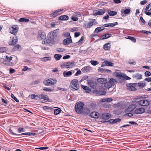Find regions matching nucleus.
Listing matches in <instances>:
<instances>
[{"label":"nucleus","instance_id":"nucleus-1","mask_svg":"<svg viewBox=\"0 0 151 151\" xmlns=\"http://www.w3.org/2000/svg\"><path fill=\"white\" fill-rule=\"evenodd\" d=\"M57 30H58L59 29L52 31L48 34L47 41L50 45L54 44L55 43L54 38L59 36V32H56Z\"/></svg>","mask_w":151,"mask_h":151},{"label":"nucleus","instance_id":"nucleus-2","mask_svg":"<svg viewBox=\"0 0 151 151\" xmlns=\"http://www.w3.org/2000/svg\"><path fill=\"white\" fill-rule=\"evenodd\" d=\"M71 85L69 86L70 88L73 91H76L80 88L78 81L77 79H74L70 82Z\"/></svg>","mask_w":151,"mask_h":151},{"label":"nucleus","instance_id":"nucleus-3","mask_svg":"<svg viewBox=\"0 0 151 151\" xmlns=\"http://www.w3.org/2000/svg\"><path fill=\"white\" fill-rule=\"evenodd\" d=\"M84 104L82 102L77 103L75 106V110L76 112L79 114H81L83 113V110Z\"/></svg>","mask_w":151,"mask_h":151},{"label":"nucleus","instance_id":"nucleus-4","mask_svg":"<svg viewBox=\"0 0 151 151\" xmlns=\"http://www.w3.org/2000/svg\"><path fill=\"white\" fill-rule=\"evenodd\" d=\"M116 82V80L113 78L110 79L109 81H107L105 83L104 86L105 88L107 89H109L112 86H114L115 85V83Z\"/></svg>","mask_w":151,"mask_h":151},{"label":"nucleus","instance_id":"nucleus-5","mask_svg":"<svg viewBox=\"0 0 151 151\" xmlns=\"http://www.w3.org/2000/svg\"><path fill=\"white\" fill-rule=\"evenodd\" d=\"M75 64L76 63L74 62H67L61 64L60 66L61 68H71L74 67Z\"/></svg>","mask_w":151,"mask_h":151},{"label":"nucleus","instance_id":"nucleus-6","mask_svg":"<svg viewBox=\"0 0 151 151\" xmlns=\"http://www.w3.org/2000/svg\"><path fill=\"white\" fill-rule=\"evenodd\" d=\"M93 93L97 94L98 95H104L106 94L105 88L103 87H101L98 90L95 89L93 91Z\"/></svg>","mask_w":151,"mask_h":151},{"label":"nucleus","instance_id":"nucleus-7","mask_svg":"<svg viewBox=\"0 0 151 151\" xmlns=\"http://www.w3.org/2000/svg\"><path fill=\"white\" fill-rule=\"evenodd\" d=\"M19 27L17 25H13L9 28L10 33L14 35H16L17 33Z\"/></svg>","mask_w":151,"mask_h":151},{"label":"nucleus","instance_id":"nucleus-8","mask_svg":"<svg viewBox=\"0 0 151 151\" xmlns=\"http://www.w3.org/2000/svg\"><path fill=\"white\" fill-rule=\"evenodd\" d=\"M106 12L105 10L104 9H99L94 10L93 12V14L94 16L101 15Z\"/></svg>","mask_w":151,"mask_h":151},{"label":"nucleus","instance_id":"nucleus-9","mask_svg":"<svg viewBox=\"0 0 151 151\" xmlns=\"http://www.w3.org/2000/svg\"><path fill=\"white\" fill-rule=\"evenodd\" d=\"M97 22H96V20L95 19H92L91 21H90L88 23L84 24V27L86 28H89L91 26L96 24Z\"/></svg>","mask_w":151,"mask_h":151},{"label":"nucleus","instance_id":"nucleus-10","mask_svg":"<svg viewBox=\"0 0 151 151\" xmlns=\"http://www.w3.org/2000/svg\"><path fill=\"white\" fill-rule=\"evenodd\" d=\"M46 34L44 31L40 30L38 32V39L40 40H45L46 39Z\"/></svg>","mask_w":151,"mask_h":151},{"label":"nucleus","instance_id":"nucleus-11","mask_svg":"<svg viewBox=\"0 0 151 151\" xmlns=\"http://www.w3.org/2000/svg\"><path fill=\"white\" fill-rule=\"evenodd\" d=\"M137 103L142 106H147L150 104V102L147 100H142L137 101Z\"/></svg>","mask_w":151,"mask_h":151},{"label":"nucleus","instance_id":"nucleus-12","mask_svg":"<svg viewBox=\"0 0 151 151\" xmlns=\"http://www.w3.org/2000/svg\"><path fill=\"white\" fill-rule=\"evenodd\" d=\"M39 98L40 99H43V100L41 101L42 102L44 103L47 102L49 100V99L48 96L46 95H44L43 94H41L39 96Z\"/></svg>","mask_w":151,"mask_h":151},{"label":"nucleus","instance_id":"nucleus-13","mask_svg":"<svg viewBox=\"0 0 151 151\" xmlns=\"http://www.w3.org/2000/svg\"><path fill=\"white\" fill-rule=\"evenodd\" d=\"M18 41L17 37L15 35L12 39V40L9 42V44L10 45H14L16 44Z\"/></svg>","mask_w":151,"mask_h":151},{"label":"nucleus","instance_id":"nucleus-14","mask_svg":"<svg viewBox=\"0 0 151 151\" xmlns=\"http://www.w3.org/2000/svg\"><path fill=\"white\" fill-rule=\"evenodd\" d=\"M87 83L90 87L93 88H95L97 84V83L96 81L91 80H89L88 81Z\"/></svg>","mask_w":151,"mask_h":151},{"label":"nucleus","instance_id":"nucleus-15","mask_svg":"<svg viewBox=\"0 0 151 151\" xmlns=\"http://www.w3.org/2000/svg\"><path fill=\"white\" fill-rule=\"evenodd\" d=\"M145 111V109L142 107L136 109L134 111L136 114H141L144 113Z\"/></svg>","mask_w":151,"mask_h":151},{"label":"nucleus","instance_id":"nucleus-16","mask_svg":"<svg viewBox=\"0 0 151 151\" xmlns=\"http://www.w3.org/2000/svg\"><path fill=\"white\" fill-rule=\"evenodd\" d=\"M72 42V41L70 36V38H68L65 39L63 42V45H68Z\"/></svg>","mask_w":151,"mask_h":151},{"label":"nucleus","instance_id":"nucleus-17","mask_svg":"<svg viewBox=\"0 0 151 151\" xmlns=\"http://www.w3.org/2000/svg\"><path fill=\"white\" fill-rule=\"evenodd\" d=\"M90 116L93 118L97 119L99 116V114L96 112L93 111L91 112L90 114Z\"/></svg>","mask_w":151,"mask_h":151},{"label":"nucleus","instance_id":"nucleus-18","mask_svg":"<svg viewBox=\"0 0 151 151\" xmlns=\"http://www.w3.org/2000/svg\"><path fill=\"white\" fill-rule=\"evenodd\" d=\"M111 116V114L108 113H104L101 115V118L102 119L106 120L109 119Z\"/></svg>","mask_w":151,"mask_h":151},{"label":"nucleus","instance_id":"nucleus-19","mask_svg":"<svg viewBox=\"0 0 151 151\" xmlns=\"http://www.w3.org/2000/svg\"><path fill=\"white\" fill-rule=\"evenodd\" d=\"M91 70V67L87 66L82 68L81 70L84 73H88Z\"/></svg>","mask_w":151,"mask_h":151},{"label":"nucleus","instance_id":"nucleus-20","mask_svg":"<svg viewBox=\"0 0 151 151\" xmlns=\"http://www.w3.org/2000/svg\"><path fill=\"white\" fill-rule=\"evenodd\" d=\"M118 24V22H116L114 23L105 24H104L103 26L104 27H114Z\"/></svg>","mask_w":151,"mask_h":151},{"label":"nucleus","instance_id":"nucleus-21","mask_svg":"<svg viewBox=\"0 0 151 151\" xmlns=\"http://www.w3.org/2000/svg\"><path fill=\"white\" fill-rule=\"evenodd\" d=\"M112 35L111 34L106 33L102 35L100 37V39L102 40H105L110 37Z\"/></svg>","mask_w":151,"mask_h":151},{"label":"nucleus","instance_id":"nucleus-22","mask_svg":"<svg viewBox=\"0 0 151 151\" xmlns=\"http://www.w3.org/2000/svg\"><path fill=\"white\" fill-rule=\"evenodd\" d=\"M22 50V47L21 46L18 44L15 45L14 47L12 49V52H14L16 51H21Z\"/></svg>","mask_w":151,"mask_h":151},{"label":"nucleus","instance_id":"nucleus-23","mask_svg":"<svg viewBox=\"0 0 151 151\" xmlns=\"http://www.w3.org/2000/svg\"><path fill=\"white\" fill-rule=\"evenodd\" d=\"M121 121V119L119 118H117L115 119H110L109 120L110 122V124H113L116 123L118 122H119Z\"/></svg>","mask_w":151,"mask_h":151},{"label":"nucleus","instance_id":"nucleus-24","mask_svg":"<svg viewBox=\"0 0 151 151\" xmlns=\"http://www.w3.org/2000/svg\"><path fill=\"white\" fill-rule=\"evenodd\" d=\"M137 105L136 104H132L129 105L127 109V110L128 111L130 112L132 111L134 109L136 108Z\"/></svg>","mask_w":151,"mask_h":151},{"label":"nucleus","instance_id":"nucleus-25","mask_svg":"<svg viewBox=\"0 0 151 151\" xmlns=\"http://www.w3.org/2000/svg\"><path fill=\"white\" fill-rule=\"evenodd\" d=\"M110 48L111 43L110 42L105 44L103 46V49L105 50H109Z\"/></svg>","mask_w":151,"mask_h":151},{"label":"nucleus","instance_id":"nucleus-26","mask_svg":"<svg viewBox=\"0 0 151 151\" xmlns=\"http://www.w3.org/2000/svg\"><path fill=\"white\" fill-rule=\"evenodd\" d=\"M68 19V17L66 15H61L58 17V20H67Z\"/></svg>","mask_w":151,"mask_h":151},{"label":"nucleus","instance_id":"nucleus-27","mask_svg":"<svg viewBox=\"0 0 151 151\" xmlns=\"http://www.w3.org/2000/svg\"><path fill=\"white\" fill-rule=\"evenodd\" d=\"M36 134L34 132H25L20 134H18V136H22L23 135H28V136H34Z\"/></svg>","mask_w":151,"mask_h":151},{"label":"nucleus","instance_id":"nucleus-28","mask_svg":"<svg viewBox=\"0 0 151 151\" xmlns=\"http://www.w3.org/2000/svg\"><path fill=\"white\" fill-rule=\"evenodd\" d=\"M97 81L101 84H104L107 81V80L103 78H99L97 79Z\"/></svg>","mask_w":151,"mask_h":151},{"label":"nucleus","instance_id":"nucleus-29","mask_svg":"<svg viewBox=\"0 0 151 151\" xmlns=\"http://www.w3.org/2000/svg\"><path fill=\"white\" fill-rule=\"evenodd\" d=\"M72 72L71 71L66 72L64 71L63 73V75L64 77L70 76L72 75Z\"/></svg>","mask_w":151,"mask_h":151},{"label":"nucleus","instance_id":"nucleus-30","mask_svg":"<svg viewBox=\"0 0 151 151\" xmlns=\"http://www.w3.org/2000/svg\"><path fill=\"white\" fill-rule=\"evenodd\" d=\"M131 12V9L130 7H128L127 9H125L123 11V12H122V11H121V12L122 14L123 13L124 14H129Z\"/></svg>","mask_w":151,"mask_h":151},{"label":"nucleus","instance_id":"nucleus-31","mask_svg":"<svg viewBox=\"0 0 151 151\" xmlns=\"http://www.w3.org/2000/svg\"><path fill=\"white\" fill-rule=\"evenodd\" d=\"M83 113L86 115H88L90 112L89 109L87 107L84 108L83 109Z\"/></svg>","mask_w":151,"mask_h":151},{"label":"nucleus","instance_id":"nucleus-32","mask_svg":"<svg viewBox=\"0 0 151 151\" xmlns=\"http://www.w3.org/2000/svg\"><path fill=\"white\" fill-rule=\"evenodd\" d=\"M81 87L85 91L86 93H89L91 91V89L86 86L82 85L81 86Z\"/></svg>","mask_w":151,"mask_h":151},{"label":"nucleus","instance_id":"nucleus-33","mask_svg":"<svg viewBox=\"0 0 151 151\" xmlns=\"http://www.w3.org/2000/svg\"><path fill=\"white\" fill-rule=\"evenodd\" d=\"M133 77L134 78H136V79L139 80L141 79L142 78V75L139 73H137L134 75Z\"/></svg>","mask_w":151,"mask_h":151},{"label":"nucleus","instance_id":"nucleus-34","mask_svg":"<svg viewBox=\"0 0 151 151\" xmlns=\"http://www.w3.org/2000/svg\"><path fill=\"white\" fill-rule=\"evenodd\" d=\"M109 15L110 16H114L117 14V12L113 11L108 10V12Z\"/></svg>","mask_w":151,"mask_h":151},{"label":"nucleus","instance_id":"nucleus-35","mask_svg":"<svg viewBox=\"0 0 151 151\" xmlns=\"http://www.w3.org/2000/svg\"><path fill=\"white\" fill-rule=\"evenodd\" d=\"M125 75V73H122L119 72H117L116 73V76L119 78H123V76H124Z\"/></svg>","mask_w":151,"mask_h":151},{"label":"nucleus","instance_id":"nucleus-36","mask_svg":"<svg viewBox=\"0 0 151 151\" xmlns=\"http://www.w3.org/2000/svg\"><path fill=\"white\" fill-rule=\"evenodd\" d=\"M126 38L129 39L134 43H135L136 42V38L130 36H127V37H125Z\"/></svg>","mask_w":151,"mask_h":151},{"label":"nucleus","instance_id":"nucleus-37","mask_svg":"<svg viewBox=\"0 0 151 151\" xmlns=\"http://www.w3.org/2000/svg\"><path fill=\"white\" fill-rule=\"evenodd\" d=\"M57 109H54V114L55 115H57L59 114L61 112V110L59 108H57Z\"/></svg>","mask_w":151,"mask_h":151},{"label":"nucleus","instance_id":"nucleus-38","mask_svg":"<svg viewBox=\"0 0 151 151\" xmlns=\"http://www.w3.org/2000/svg\"><path fill=\"white\" fill-rule=\"evenodd\" d=\"M104 62L105 64V65H106V66H113L114 65L113 63L108 61H104Z\"/></svg>","mask_w":151,"mask_h":151},{"label":"nucleus","instance_id":"nucleus-39","mask_svg":"<svg viewBox=\"0 0 151 151\" xmlns=\"http://www.w3.org/2000/svg\"><path fill=\"white\" fill-rule=\"evenodd\" d=\"M133 84L130 83H127L126 85L127 87L129 88L131 91H133L134 89L135 88V87L133 86Z\"/></svg>","mask_w":151,"mask_h":151},{"label":"nucleus","instance_id":"nucleus-40","mask_svg":"<svg viewBox=\"0 0 151 151\" xmlns=\"http://www.w3.org/2000/svg\"><path fill=\"white\" fill-rule=\"evenodd\" d=\"M29 19L27 18H20L19 20V22H28L29 21Z\"/></svg>","mask_w":151,"mask_h":151},{"label":"nucleus","instance_id":"nucleus-41","mask_svg":"<svg viewBox=\"0 0 151 151\" xmlns=\"http://www.w3.org/2000/svg\"><path fill=\"white\" fill-rule=\"evenodd\" d=\"M62 57V55H61L58 54H55L54 56V58H55L57 60H60Z\"/></svg>","mask_w":151,"mask_h":151},{"label":"nucleus","instance_id":"nucleus-42","mask_svg":"<svg viewBox=\"0 0 151 151\" xmlns=\"http://www.w3.org/2000/svg\"><path fill=\"white\" fill-rule=\"evenodd\" d=\"M8 48L6 47H0V52L3 53L7 51Z\"/></svg>","mask_w":151,"mask_h":151},{"label":"nucleus","instance_id":"nucleus-43","mask_svg":"<svg viewBox=\"0 0 151 151\" xmlns=\"http://www.w3.org/2000/svg\"><path fill=\"white\" fill-rule=\"evenodd\" d=\"M50 85H53L55 84L57 82V81L55 80H53L51 78L49 79Z\"/></svg>","mask_w":151,"mask_h":151},{"label":"nucleus","instance_id":"nucleus-44","mask_svg":"<svg viewBox=\"0 0 151 151\" xmlns=\"http://www.w3.org/2000/svg\"><path fill=\"white\" fill-rule=\"evenodd\" d=\"M51 60V58L50 57H45L42 58L41 60L42 61L46 62L47 61L50 60Z\"/></svg>","mask_w":151,"mask_h":151},{"label":"nucleus","instance_id":"nucleus-45","mask_svg":"<svg viewBox=\"0 0 151 151\" xmlns=\"http://www.w3.org/2000/svg\"><path fill=\"white\" fill-rule=\"evenodd\" d=\"M104 30V29H101V27H97L95 30L94 32L98 33L101 31Z\"/></svg>","mask_w":151,"mask_h":151},{"label":"nucleus","instance_id":"nucleus-46","mask_svg":"<svg viewBox=\"0 0 151 151\" xmlns=\"http://www.w3.org/2000/svg\"><path fill=\"white\" fill-rule=\"evenodd\" d=\"M49 82V79H47V80H44L43 81L44 85L47 86L50 85Z\"/></svg>","mask_w":151,"mask_h":151},{"label":"nucleus","instance_id":"nucleus-47","mask_svg":"<svg viewBox=\"0 0 151 151\" xmlns=\"http://www.w3.org/2000/svg\"><path fill=\"white\" fill-rule=\"evenodd\" d=\"M58 15V14H57V12H56L55 11L54 12L50 14V16L52 17H56Z\"/></svg>","mask_w":151,"mask_h":151},{"label":"nucleus","instance_id":"nucleus-48","mask_svg":"<svg viewBox=\"0 0 151 151\" xmlns=\"http://www.w3.org/2000/svg\"><path fill=\"white\" fill-rule=\"evenodd\" d=\"M145 11H150L151 10V3L148 4L145 9Z\"/></svg>","mask_w":151,"mask_h":151},{"label":"nucleus","instance_id":"nucleus-49","mask_svg":"<svg viewBox=\"0 0 151 151\" xmlns=\"http://www.w3.org/2000/svg\"><path fill=\"white\" fill-rule=\"evenodd\" d=\"M84 39V36H82L79 40L77 42L78 45H79L82 43Z\"/></svg>","mask_w":151,"mask_h":151},{"label":"nucleus","instance_id":"nucleus-50","mask_svg":"<svg viewBox=\"0 0 151 151\" xmlns=\"http://www.w3.org/2000/svg\"><path fill=\"white\" fill-rule=\"evenodd\" d=\"M11 97L16 102H19V101L17 99L16 97H15L14 95L12 93L11 94Z\"/></svg>","mask_w":151,"mask_h":151},{"label":"nucleus","instance_id":"nucleus-51","mask_svg":"<svg viewBox=\"0 0 151 151\" xmlns=\"http://www.w3.org/2000/svg\"><path fill=\"white\" fill-rule=\"evenodd\" d=\"M106 69L101 68L100 67H99L98 69L99 72H101V73H106Z\"/></svg>","mask_w":151,"mask_h":151},{"label":"nucleus","instance_id":"nucleus-52","mask_svg":"<svg viewBox=\"0 0 151 151\" xmlns=\"http://www.w3.org/2000/svg\"><path fill=\"white\" fill-rule=\"evenodd\" d=\"M91 63V64L93 66H95L97 65L98 64V61L96 60H92L90 61Z\"/></svg>","mask_w":151,"mask_h":151},{"label":"nucleus","instance_id":"nucleus-53","mask_svg":"<svg viewBox=\"0 0 151 151\" xmlns=\"http://www.w3.org/2000/svg\"><path fill=\"white\" fill-rule=\"evenodd\" d=\"M10 62L7 60H4L3 61L4 64L8 66L10 65Z\"/></svg>","mask_w":151,"mask_h":151},{"label":"nucleus","instance_id":"nucleus-54","mask_svg":"<svg viewBox=\"0 0 151 151\" xmlns=\"http://www.w3.org/2000/svg\"><path fill=\"white\" fill-rule=\"evenodd\" d=\"M138 85L139 87L141 88L144 87L145 86V83L142 82L138 83Z\"/></svg>","mask_w":151,"mask_h":151},{"label":"nucleus","instance_id":"nucleus-55","mask_svg":"<svg viewBox=\"0 0 151 151\" xmlns=\"http://www.w3.org/2000/svg\"><path fill=\"white\" fill-rule=\"evenodd\" d=\"M17 131L19 133H21L22 132H25V130L23 128L19 127Z\"/></svg>","mask_w":151,"mask_h":151},{"label":"nucleus","instance_id":"nucleus-56","mask_svg":"<svg viewBox=\"0 0 151 151\" xmlns=\"http://www.w3.org/2000/svg\"><path fill=\"white\" fill-rule=\"evenodd\" d=\"M43 89L44 91H47L49 92H52L54 90L53 89L48 88L46 87L44 88Z\"/></svg>","mask_w":151,"mask_h":151},{"label":"nucleus","instance_id":"nucleus-57","mask_svg":"<svg viewBox=\"0 0 151 151\" xmlns=\"http://www.w3.org/2000/svg\"><path fill=\"white\" fill-rule=\"evenodd\" d=\"M57 50L59 52H64L65 50L63 48H58L57 49Z\"/></svg>","mask_w":151,"mask_h":151},{"label":"nucleus","instance_id":"nucleus-58","mask_svg":"<svg viewBox=\"0 0 151 151\" xmlns=\"http://www.w3.org/2000/svg\"><path fill=\"white\" fill-rule=\"evenodd\" d=\"M31 97L32 99H36L35 98L36 97H37V98H39V96L36 95L35 94H32L31 95Z\"/></svg>","mask_w":151,"mask_h":151},{"label":"nucleus","instance_id":"nucleus-59","mask_svg":"<svg viewBox=\"0 0 151 151\" xmlns=\"http://www.w3.org/2000/svg\"><path fill=\"white\" fill-rule=\"evenodd\" d=\"M43 108L44 110H51L52 109L51 107L48 106H44L43 107Z\"/></svg>","mask_w":151,"mask_h":151},{"label":"nucleus","instance_id":"nucleus-60","mask_svg":"<svg viewBox=\"0 0 151 151\" xmlns=\"http://www.w3.org/2000/svg\"><path fill=\"white\" fill-rule=\"evenodd\" d=\"M9 131L10 132V133L12 135H16V136H18V134H16V133H15L14 132H12V130L11 129H9Z\"/></svg>","mask_w":151,"mask_h":151},{"label":"nucleus","instance_id":"nucleus-61","mask_svg":"<svg viewBox=\"0 0 151 151\" xmlns=\"http://www.w3.org/2000/svg\"><path fill=\"white\" fill-rule=\"evenodd\" d=\"M57 88L58 90L63 91H66L68 90L67 88H62L60 87H58Z\"/></svg>","mask_w":151,"mask_h":151},{"label":"nucleus","instance_id":"nucleus-62","mask_svg":"<svg viewBox=\"0 0 151 151\" xmlns=\"http://www.w3.org/2000/svg\"><path fill=\"white\" fill-rule=\"evenodd\" d=\"M132 61L131 60H129L128 62V63L130 65H135V63L134 60H132Z\"/></svg>","mask_w":151,"mask_h":151},{"label":"nucleus","instance_id":"nucleus-63","mask_svg":"<svg viewBox=\"0 0 151 151\" xmlns=\"http://www.w3.org/2000/svg\"><path fill=\"white\" fill-rule=\"evenodd\" d=\"M64 35L65 37H68L70 36V33L69 32H66L64 34Z\"/></svg>","mask_w":151,"mask_h":151},{"label":"nucleus","instance_id":"nucleus-64","mask_svg":"<svg viewBox=\"0 0 151 151\" xmlns=\"http://www.w3.org/2000/svg\"><path fill=\"white\" fill-rule=\"evenodd\" d=\"M145 76H150L151 75V73L148 71H146L145 72Z\"/></svg>","mask_w":151,"mask_h":151}]
</instances>
